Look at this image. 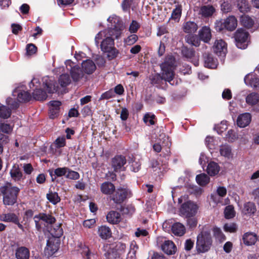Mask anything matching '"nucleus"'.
Returning a JSON list of instances; mask_svg holds the SVG:
<instances>
[{
  "instance_id": "obj_57",
  "label": "nucleus",
  "mask_w": 259,
  "mask_h": 259,
  "mask_svg": "<svg viewBox=\"0 0 259 259\" xmlns=\"http://www.w3.org/2000/svg\"><path fill=\"white\" fill-rule=\"evenodd\" d=\"M66 178L71 180H77L79 178V174L77 172L71 170L68 168Z\"/></svg>"
},
{
  "instance_id": "obj_47",
  "label": "nucleus",
  "mask_w": 259,
  "mask_h": 259,
  "mask_svg": "<svg viewBox=\"0 0 259 259\" xmlns=\"http://www.w3.org/2000/svg\"><path fill=\"white\" fill-rule=\"evenodd\" d=\"M237 6L239 11L242 13H245L249 11V5L246 0H238Z\"/></svg>"
},
{
  "instance_id": "obj_24",
  "label": "nucleus",
  "mask_w": 259,
  "mask_h": 259,
  "mask_svg": "<svg viewBox=\"0 0 259 259\" xmlns=\"http://www.w3.org/2000/svg\"><path fill=\"white\" fill-rule=\"evenodd\" d=\"M11 178L15 181H19L22 178L23 174L18 164H14L10 170Z\"/></svg>"
},
{
  "instance_id": "obj_54",
  "label": "nucleus",
  "mask_w": 259,
  "mask_h": 259,
  "mask_svg": "<svg viewBox=\"0 0 259 259\" xmlns=\"http://www.w3.org/2000/svg\"><path fill=\"white\" fill-rule=\"evenodd\" d=\"M155 118L154 114L148 113H146L143 118L144 121L146 123H149L150 125H153L155 123L154 119Z\"/></svg>"
},
{
  "instance_id": "obj_62",
  "label": "nucleus",
  "mask_w": 259,
  "mask_h": 259,
  "mask_svg": "<svg viewBox=\"0 0 259 259\" xmlns=\"http://www.w3.org/2000/svg\"><path fill=\"white\" fill-rule=\"evenodd\" d=\"M37 50L36 47L33 44H29L27 45L26 51L28 55H31L36 53Z\"/></svg>"
},
{
  "instance_id": "obj_14",
  "label": "nucleus",
  "mask_w": 259,
  "mask_h": 259,
  "mask_svg": "<svg viewBox=\"0 0 259 259\" xmlns=\"http://www.w3.org/2000/svg\"><path fill=\"white\" fill-rule=\"evenodd\" d=\"M213 49L217 55L222 57L225 56L227 51L226 44L222 39L215 40L213 46Z\"/></svg>"
},
{
  "instance_id": "obj_26",
  "label": "nucleus",
  "mask_w": 259,
  "mask_h": 259,
  "mask_svg": "<svg viewBox=\"0 0 259 259\" xmlns=\"http://www.w3.org/2000/svg\"><path fill=\"white\" fill-rule=\"evenodd\" d=\"M106 219L110 224H115L119 223L121 220L120 214L116 211L112 210L108 212L106 215Z\"/></svg>"
},
{
  "instance_id": "obj_53",
  "label": "nucleus",
  "mask_w": 259,
  "mask_h": 259,
  "mask_svg": "<svg viewBox=\"0 0 259 259\" xmlns=\"http://www.w3.org/2000/svg\"><path fill=\"white\" fill-rule=\"evenodd\" d=\"M138 39V36L135 34H133L128 36L124 40V42L128 46L134 44Z\"/></svg>"
},
{
  "instance_id": "obj_10",
  "label": "nucleus",
  "mask_w": 259,
  "mask_h": 259,
  "mask_svg": "<svg viewBox=\"0 0 259 259\" xmlns=\"http://www.w3.org/2000/svg\"><path fill=\"white\" fill-rule=\"evenodd\" d=\"M40 87V82L38 78H33L29 83V87L32 88L35 87L34 91L32 93V96L34 99L38 101H43L47 99V94L46 92L39 89Z\"/></svg>"
},
{
  "instance_id": "obj_28",
  "label": "nucleus",
  "mask_w": 259,
  "mask_h": 259,
  "mask_svg": "<svg viewBox=\"0 0 259 259\" xmlns=\"http://www.w3.org/2000/svg\"><path fill=\"white\" fill-rule=\"evenodd\" d=\"M82 67L84 71L87 74H92L96 69V66L94 62L91 60L83 61Z\"/></svg>"
},
{
  "instance_id": "obj_48",
  "label": "nucleus",
  "mask_w": 259,
  "mask_h": 259,
  "mask_svg": "<svg viewBox=\"0 0 259 259\" xmlns=\"http://www.w3.org/2000/svg\"><path fill=\"white\" fill-rule=\"evenodd\" d=\"M11 114V110L6 106H0V117L4 119L9 118Z\"/></svg>"
},
{
  "instance_id": "obj_42",
  "label": "nucleus",
  "mask_w": 259,
  "mask_h": 259,
  "mask_svg": "<svg viewBox=\"0 0 259 259\" xmlns=\"http://www.w3.org/2000/svg\"><path fill=\"white\" fill-rule=\"evenodd\" d=\"M47 199L53 204H56L60 201V198L57 192L49 191L47 194Z\"/></svg>"
},
{
  "instance_id": "obj_30",
  "label": "nucleus",
  "mask_w": 259,
  "mask_h": 259,
  "mask_svg": "<svg viewBox=\"0 0 259 259\" xmlns=\"http://www.w3.org/2000/svg\"><path fill=\"white\" fill-rule=\"evenodd\" d=\"M29 250L25 247H20L16 250L15 255L17 259H29Z\"/></svg>"
},
{
  "instance_id": "obj_9",
  "label": "nucleus",
  "mask_w": 259,
  "mask_h": 259,
  "mask_svg": "<svg viewBox=\"0 0 259 259\" xmlns=\"http://www.w3.org/2000/svg\"><path fill=\"white\" fill-rule=\"evenodd\" d=\"M249 33L243 29H238L235 34V39L237 47L240 49H245L247 47Z\"/></svg>"
},
{
  "instance_id": "obj_3",
  "label": "nucleus",
  "mask_w": 259,
  "mask_h": 259,
  "mask_svg": "<svg viewBox=\"0 0 259 259\" xmlns=\"http://www.w3.org/2000/svg\"><path fill=\"white\" fill-rule=\"evenodd\" d=\"M170 146V142L169 140V137L167 136L163 132L159 131V133L156 135V143L153 146V148L154 151L156 152H160L161 150L162 147L166 146L167 149L165 150V152H163L162 154L164 157V160L162 161L163 164L165 165L168 160L169 156L170 150L169 147Z\"/></svg>"
},
{
  "instance_id": "obj_41",
  "label": "nucleus",
  "mask_w": 259,
  "mask_h": 259,
  "mask_svg": "<svg viewBox=\"0 0 259 259\" xmlns=\"http://www.w3.org/2000/svg\"><path fill=\"white\" fill-rule=\"evenodd\" d=\"M241 24L248 28H251L254 23L253 20L248 16L242 15L240 17Z\"/></svg>"
},
{
  "instance_id": "obj_1",
  "label": "nucleus",
  "mask_w": 259,
  "mask_h": 259,
  "mask_svg": "<svg viewBox=\"0 0 259 259\" xmlns=\"http://www.w3.org/2000/svg\"><path fill=\"white\" fill-rule=\"evenodd\" d=\"M107 21L111 27L99 32L95 38L96 46H100L101 50L109 60H112L118 56V50L115 47L114 39L121 36L125 26L121 19L115 15L110 16Z\"/></svg>"
},
{
  "instance_id": "obj_19",
  "label": "nucleus",
  "mask_w": 259,
  "mask_h": 259,
  "mask_svg": "<svg viewBox=\"0 0 259 259\" xmlns=\"http://www.w3.org/2000/svg\"><path fill=\"white\" fill-rule=\"evenodd\" d=\"M161 249L166 254L171 255L176 252L177 247L172 241L165 240L161 245Z\"/></svg>"
},
{
  "instance_id": "obj_35",
  "label": "nucleus",
  "mask_w": 259,
  "mask_h": 259,
  "mask_svg": "<svg viewBox=\"0 0 259 259\" xmlns=\"http://www.w3.org/2000/svg\"><path fill=\"white\" fill-rule=\"evenodd\" d=\"M256 210V206L254 203L248 202L244 204L242 211L245 214L251 215L253 214Z\"/></svg>"
},
{
  "instance_id": "obj_29",
  "label": "nucleus",
  "mask_w": 259,
  "mask_h": 259,
  "mask_svg": "<svg viewBox=\"0 0 259 259\" xmlns=\"http://www.w3.org/2000/svg\"><path fill=\"white\" fill-rule=\"evenodd\" d=\"M115 189L114 185L109 182H105L102 184L100 188L102 193L105 195L112 194L115 191Z\"/></svg>"
},
{
  "instance_id": "obj_56",
  "label": "nucleus",
  "mask_w": 259,
  "mask_h": 259,
  "mask_svg": "<svg viewBox=\"0 0 259 259\" xmlns=\"http://www.w3.org/2000/svg\"><path fill=\"white\" fill-rule=\"evenodd\" d=\"M140 27L139 23L136 20H133L130 25L128 30L131 33L137 32Z\"/></svg>"
},
{
  "instance_id": "obj_58",
  "label": "nucleus",
  "mask_w": 259,
  "mask_h": 259,
  "mask_svg": "<svg viewBox=\"0 0 259 259\" xmlns=\"http://www.w3.org/2000/svg\"><path fill=\"white\" fill-rule=\"evenodd\" d=\"M68 171V168L66 167H59L55 169V175L57 177H62L65 176L66 177Z\"/></svg>"
},
{
  "instance_id": "obj_38",
  "label": "nucleus",
  "mask_w": 259,
  "mask_h": 259,
  "mask_svg": "<svg viewBox=\"0 0 259 259\" xmlns=\"http://www.w3.org/2000/svg\"><path fill=\"white\" fill-rule=\"evenodd\" d=\"M16 94H17V99L19 102L28 101L31 98L30 94L26 91H21L17 92L15 91L13 92L14 96H16Z\"/></svg>"
},
{
  "instance_id": "obj_46",
  "label": "nucleus",
  "mask_w": 259,
  "mask_h": 259,
  "mask_svg": "<svg viewBox=\"0 0 259 259\" xmlns=\"http://www.w3.org/2000/svg\"><path fill=\"white\" fill-rule=\"evenodd\" d=\"M59 82L62 87L67 86L71 82L69 75L68 74H62L59 78Z\"/></svg>"
},
{
  "instance_id": "obj_13",
  "label": "nucleus",
  "mask_w": 259,
  "mask_h": 259,
  "mask_svg": "<svg viewBox=\"0 0 259 259\" xmlns=\"http://www.w3.org/2000/svg\"><path fill=\"white\" fill-rule=\"evenodd\" d=\"M60 246V241L58 239L50 238L47 242L45 248V253L48 256L53 255L58 250Z\"/></svg>"
},
{
  "instance_id": "obj_7",
  "label": "nucleus",
  "mask_w": 259,
  "mask_h": 259,
  "mask_svg": "<svg viewBox=\"0 0 259 259\" xmlns=\"http://www.w3.org/2000/svg\"><path fill=\"white\" fill-rule=\"evenodd\" d=\"M68 70H70V74L73 81L75 82H84L87 79V75H85L80 68L74 65V63L70 60H67L65 62Z\"/></svg>"
},
{
  "instance_id": "obj_50",
  "label": "nucleus",
  "mask_w": 259,
  "mask_h": 259,
  "mask_svg": "<svg viewBox=\"0 0 259 259\" xmlns=\"http://www.w3.org/2000/svg\"><path fill=\"white\" fill-rule=\"evenodd\" d=\"M225 216L226 219H231L235 216L234 207L232 205H228L226 207L224 211Z\"/></svg>"
},
{
  "instance_id": "obj_37",
  "label": "nucleus",
  "mask_w": 259,
  "mask_h": 259,
  "mask_svg": "<svg viewBox=\"0 0 259 259\" xmlns=\"http://www.w3.org/2000/svg\"><path fill=\"white\" fill-rule=\"evenodd\" d=\"M98 234L99 236L104 239H107L111 235L110 229L107 226H102L98 229Z\"/></svg>"
},
{
  "instance_id": "obj_44",
  "label": "nucleus",
  "mask_w": 259,
  "mask_h": 259,
  "mask_svg": "<svg viewBox=\"0 0 259 259\" xmlns=\"http://www.w3.org/2000/svg\"><path fill=\"white\" fill-rule=\"evenodd\" d=\"M186 42L191 46L198 47L200 43V39L196 35H189L186 37Z\"/></svg>"
},
{
  "instance_id": "obj_60",
  "label": "nucleus",
  "mask_w": 259,
  "mask_h": 259,
  "mask_svg": "<svg viewBox=\"0 0 259 259\" xmlns=\"http://www.w3.org/2000/svg\"><path fill=\"white\" fill-rule=\"evenodd\" d=\"M114 97L115 95L114 91L112 90H110L102 94L100 99H109Z\"/></svg>"
},
{
  "instance_id": "obj_45",
  "label": "nucleus",
  "mask_w": 259,
  "mask_h": 259,
  "mask_svg": "<svg viewBox=\"0 0 259 259\" xmlns=\"http://www.w3.org/2000/svg\"><path fill=\"white\" fill-rule=\"evenodd\" d=\"M226 140L230 143H233L238 138L237 133L233 130H229L225 137Z\"/></svg>"
},
{
  "instance_id": "obj_6",
  "label": "nucleus",
  "mask_w": 259,
  "mask_h": 259,
  "mask_svg": "<svg viewBox=\"0 0 259 259\" xmlns=\"http://www.w3.org/2000/svg\"><path fill=\"white\" fill-rule=\"evenodd\" d=\"M212 239L210 233L208 231H203L197 237L196 249L199 253L208 251L212 245Z\"/></svg>"
},
{
  "instance_id": "obj_39",
  "label": "nucleus",
  "mask_w": 259,
  "mask_h": 259,
  "mask_svg": "<svg viewBox=\"0 0 259 259\" xmlns=\"http://www.w3.org/2000/svg\"><path fill=\"white\" fill-rule=\"evenodd\" d=\"M196 181L200 186H204L208 184L210 178L206 174L203 173L196 176Z\"/></svg>"
},
{
  "instance_id": "obj_15",
  "label": "nucleus",
  "mask_w": 259,
  "mask_h": 259,
  "mask_svg": "<svg viewBox=\"0 0 259 259\" xmlns=\"http://www.w3.org/2000/svg\"><path fill=\"white\" fill-rule=\"evenodd\" d=\"M34 220L35 223L36 227L38 229L40 228L39 224V221L41 220L48 224H53L55 221V218L52 215L46 213H40L38 215H35L34 217Z\"/></svg>"
},
{
  "instance_id": "obj_11",
  "label": "nucleus",
  "mask_w": 259,
  "mask_h": 259,
  "mask_svg": "<svg viewBox=\"0 0 259 259\" xmlns=\"http://www.w3.org/2000/svg\"><path fill=\"white\" fill-rule=\"evenodd\" d=\"M130 191L122 187H119L116 190L115 189L114 192L112 194L111 199L115 203H121L130 195Z\"/></svg>"
},
{
  "instance_id": "obj_5",
  "label": "nucleus",
  "mask_w": 259,
  "mask_h": 259,
  "mask_svg": "<svg viewBox=\"0 0 259 259\" xmlns=\"http://www.w3.org/2000/svg\"><path fill=\"white\" fill-rule=\"evenodd\" d=\"M187 197L181 196L178 199V202L182 203L179 212L181 215L186 218H190L194 216L198 210V206L196 203L191 200H187Z\"/></svg>"
},
{
  "instance_id": "obj_52",
  "label": "nucleus",
  "mask_w": 259,
  "mask_h": 259,
  "mask_svg": "<svg viewBox=\"0 0 259 259\" xmlns=\"http://www.w3.org/2000/svg\"><path fill=\"white\" fill-rule=\"evenodd\" d=\"M130 168L131 170L135 172H138L141 166V163L139 160H137L136 158H135L133 160H132L131 162H130Z\"/></svg>"
},
{
  "instance_id": "obj_12",
  "label": "nucleus",
  "mask_w": 259,
  "mask_h": 259,
  "mask_svg": "<svg viewBox=\"0 0 259 259\" xmlns=\"http://www.w3.org/2000/svg\"><path fill=\"white\" fill-rule=\"evenodd\" d=\"M126 163L125 157L122 155H116L112 158L111 165L115 172H120L125 171L126 167L125 164Z\"/></svg>"
},
{
  "instance_id": "obj_23",
  "label": "nucleus",
  "mask_w": 259,
  "mask_h": 259,
  "mask_svg": "<svg viewBox=\"0 0 259 259\" xmlns=\"http://www.w3.org/2000/svg\"><path fill=\"white\" fill-rule=\"evenodd\" d=\"M204 60L205 67L212 69L217 67V60L211 54H205L204 55Z\"/></svg>"
},
{
  "instance_id": "obj_27",
  "label": "nucleus",
  "mask_w": 259,
  "mask_h": 259,
  "mask_svg": "<svg viewBox=\"0 0 259 259\" xmlns=\"http://www.w3.org/2000/svg\"><path fill=\"white\" fill-rule=\"evenodd\" d=\"M172 233L178 236H182L186 232L185 227L180 223H176L171 227Z\"/></svg>"
},
{
  "instance_id": "obj_61",
  "label": "nucleus",
  "mask_w": 259,
  "mask_h": 259,
  "mask_svg": "<svg viewBox=\"0 0 259 259\" xmlns=\"http://www.w3.org/2000/svg\"><path fill=\"white\" fill-rule=\"evenodd\" d=\"M221 10L224 13L230 12L232 10V6L228 2H224L221 4Z\"/></svg>"
},
{
  "instance_id": "obj_22",
  "label": "nucleus",
  "mask_w": 259,
  "mask_h": 259,
  "mask_svg": "<svg viewBox=\"0 0 259 259\" xmlns=\"http://www.w3.org/2000/svg\"><path fill=\"white\" fill-rule=\"evenodd\" d=\"M79 247L80 248L79 251L84 259L96 258V255L90 251L88 246L81 243Z\"/></svg>"
},
{
  "instance_id": "obj_20",
  "label": "nucleus",
  "mask_w": 259,
  "mask_h": 259,
  "mask_svg": "<svg viewBox=\"0 0 259 259\" xmlns=\"http://www.w3.org/2000/svg\"><path fill=\"white\" fill-rule=\"evenodd\" d=\"M43 82V86L45 88L47 92L49 94L53 93L57 91L56 87V83L54 80H52L49 77L46 76L42 79Z\"/></svg>"
},
{
  "instance_id": "obj_8",
  "label": "nucleus",
  "mask_w": 259,
  "mask_h": 259,
  "mask_svg": "<svg viewBox=\"0 0 259 259\" xmlns=\"http://www.w3.org/2000/svg\"><path fill=\"white\" fill-rule=\"evenodd\" d=\"M237 26V21L234 16H230L226 19L215 23L216 30L219 31L224 29L232 31L235 29Z\"/></svg>"
},
{
  "instance_id": "obj_2",
  "label": "nucleus",
  "mask_w": 259,
  "mask_h": 259,
  "mask_svg": "<svg viewBox=\"0 0 259 259\" xmlns=\"http://www.w3.org/2000/svg\"><path fill=\"white\" fill-rule=\"evenodd\" d=\"M175 58L172 56H167L164 62L160 65L162 75L161 76L159 74L152 75L150 78L151 83L158 87L162 80H164L170 84L174 85V82H171V81L173 80L175 75Z\"/></svg>"
},
{
  "instance_id": "obj_43",
  "label": "nucleus",
  "mask_w": 259,
  "mask_h": 259,
  "mask_svg": "<svg viewBox=\"0 0 259 259\" xmlns=\"http://www.w3.org/2000/svg\"><path fill=\"white\" fill-rule=\"evenodd\" d=\"M138 246L136 242L133 241L130 244V250L127 254V259H136V253Z\"/></svg>"
},
{
  "instance_id": "obj_36",
  "label": "nucleus",
  "mask_w": 259,
  "mask_h": 259,
  "mask_svg": "<svg viewBox=\"0 0 259 259\" xmlns=\"http://www.w3.org/2000/svg\"><path fill=\"white\" fill-rule=\"evenodd\" d=\"M18 219L14 213H3L0 216L1 220L6 222L18 223Z\"/></svg>"
},
{
  "instance_id": "obj_33",
  "label": "nucleus",
  "mask_w": 259,
  "mask_h": 259,
  "mask_svg": "<svg viewBox=\"0 0 259 259\" xmlns=\"http://www.w3.org/2000/svg\"><path fill=\"white\" fill-rule=\"evenodd\" d=\"M220 139H215L213 137L207 136L205 138V143L206 147L210 150L215 149L219 143Z\"/></svg>"
},
{
  "instance_id": "obj_25",
  "label": "nucleus",
  "mask_w": 259,
  "mask_h": 259,
  "mask_svg": "<svg viewBox=\"0 0 259 259\" xmlns=\"http://www.w3.org/2000/svg\"><path fill=\"white\" fill-rule=\"evenodd\" d=\"M242 239L245 245L250 246L254 244L256 240H258V237L253 233L247 232L244 234Z\"/></svg>"
},
{
  "instance_id": "obj_64",
  "label": "nucleus",
  "mask_w": 259,
  "mask_h": 259,
  "mask_svg": "<svg viewBox=\"0 0 259 259\" xmlns=\"http://www.w3.org/2000/svg\"><path fill=\"white\" fill-rule=\"evenodd\" d=\"M222 98L224 100H229L232 98V93L230 89H226L224 90L222 95Z\"/></svg>"
},
{
  "instance_id": "obj_40",
  "label": "nucleus",
  "mask_w": 259,
  "mask_h": 259,
  "mask_svg": "<svg viewBox=\"0 0 259 259\" xmlns=\"http://www.w3.org/2000/svg\"><path fill=\"white\" fill-rule=\"evenodd\" d=\"M63 232L60 225L55 226L50 230V234L53 237V238L58 239L63 235Z\"/></svg>"
},
{
  "instance_id": "obj_16",
  "label": "nucleus",
  "mask_w": 259,
  "mask_h": 259,
  "mask_svg": "<svg viewBox=\"0 0 259 259\" xmlns=\"http://www.w3.org/2000/svg\"><path fill=\"white\" fill-rule=\"evenodd\" d=\"M251 120V115L246 112L240 114L237 119V124L240 127H245L249 125Z\"/></svg>"
},
{
  "instance_id": "obj_34",
  "label": "nucleus",
  "mask_w": 259,
  "mask_h": 259,
  "mask_svg": "<svg viewBox=\"0 0 259 259\" xmlns=\"http://www.w3.org/2000/svg\"><path fill=\"white\" fill-rule=\"evenodd\" d=\"M220 170L219 164L213 161L209 162L207 167V172L210 176L217 175Z\"/></svg>"
},
{
  "instance_id": "obj_21",
  "label": "nucleus",
  "mask_w": 259,
  "mask_h": 259,
  "mask_svg": "<svg viewBox=\"0 0 259 259\" xmlns=\"http://www.w3.org/2000/svg\"><path fill=\"white\" fill-rule=\"evenodd\" d=\"M199 38L204 42L207 43L211 37V30L208 26H203L198 33Z\"/></svg>"
},
{
  "instance_id": "obj_59",
  "label": "nucleus",
  "mask_w": 259,
  "mask_h": 259,
  "mask_svg": "<svg viewBox=\"0 0 259 259\" xmlns=\"http://www.w3.org/2000/svg\"><path fill=\"white\" fill-rule=\"evenodd\" d=\"M55 144L57 148H61L64 147L66 144V140L65 137H58L56 140Z\"/></svg>"
},
{
  "instance_id": "obj_55",
  "label": "nucleus",
  "mask_w": 259,
  "mask_h": 259,
  "mask_svg": "<svg viewBox=\"0 0 259 259\" xmlns=\"http://www.w3.org/2000/svg\"><path fill=\"white\" fill-rule=\"evenodd\" d=\"M224 229L225 231L230 233L235 232L237 229V226L236 224L233 223L225 224Z\"/></svg>"
},
{
  "instance_id": "obj_31",
  "label": "nucleus",
  "mask_w": 259,
  "mask_h": 259,
  "mask_svg": "<svg viewBox=\"0 0 259 259\" xmlns=\"http://www.w3.org/2000/svg\"><path fill=\"white\" fill-rule=\"evenodd\" d=\"M184 31L187 33H194L198 29L197 25L193 21H188L184 23L183 26Z\"/></svg>"
},
{
  "instance_id": "obj_18",
  "label": "nucleus",
  "mask_w": 259,
  "mask_h": 259,
  "mask_svg": "<svg viewBox=\"0 0 259 259\" xmlns=\"http://www.w3.org/2000/svg\"><path fill=\"white\" fill-rule=\"evenodd\" d=\"M245 83L253 88H259V77L253 74L249 73L247 74L244 78Z\"/></svg>"
},
{
  "instance_id": "obj_17",
  "label": "nucleus",
  "mask_w": 259,
  "mask_h": 259,
  "mask_svg": "<svg viewBox=\"0 0 259 259\" xmlns=\"http://www.w3.org/2000/svg\"><path fill=\"white\" fill-rule=\"evenodd\" d=\"M220 155L225 158L230 160L233 158V153L232 152V147L228 144H223L220 147Z\"/></svg>"
},
{
  "instance_id": "obj_51",
  "label": "nucleus",
  "mask_w": 259,
  "mask_h": 259,
  "mask_svg": "<svg viewBox=\"0 0 259 259\" xmlns=\"http://www.w3.org/2000/svg\"><path fill=\"white\" fill-rule=\"evenodd\" d=\"M213 233L215 238L220 241L222 242L225 240V236L220 228H214L213 230Z\"/></svg>"
},
{
  "instance_id": "obj_49",
  "label": "nucleus",
  "mask_w": 259,
  "mask_h": 259,
  "mask_svg": "<svg viewBox=\"0 0 259 259\" xmlns=\"http://www.w3.org/2000/svg\"><path fill=\"white\" fill-rule=\"evenodd\" d=\"M182 14V8L181 6H177L172 12L171 18L173 20L178 21L181 17Z\"/></svg>"
},
{
  "instance_id": "obj_4",
  "label": "nucleus",
  "mask_w": 259,
  "mask_h": 259,
  "mask_svg": "<svg viewBox=\"0 0 259 259\" xmlns=\"http://www.w3.org/2000/svg\"><path fill=\"white\" fill-rule=\"evenodd\" d=\"M20 189L10 184L0 187V192L3 196V203L6 205H13L16 202Z\"/></svg>"
},
{
  "instance_id": "obj_32",
  "label": "nucleus",
  "mask_w": 259,
  "mask_h": 259,
  "mask_svg": "<svg viewBox=\"0 0 259 259\" xmlns=\"http://www.w3.org/2000/svg\"><path fill=\"white\" fill-rule=\"evenodd\" d=\"M215 11V9L210 5L202 6L199 12V14L204 17H210L212 15Z\"/></svg>"
},
{
  "instance_id": "obj_63",
  "label": "nucleus",
  "mask_w": 259,
  "mask_h": 259,
  "mask_svg": "<svg viewBox=\"0 0 259 259\" xmlns=\"http://www.w3.org/2000/svg\"><path fill=\"white\" fill-rule=\"evenodd\" d=\"M0 130L4 133L9 134L12 131V128L9 124L1 123L0 124Z\"/></svg>"
}]
</instances>
